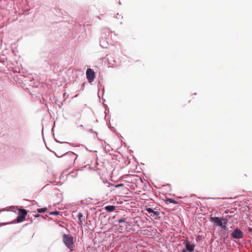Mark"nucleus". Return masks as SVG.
Instances as JSON below:
<instances>
[{
  "instance_id": "f3484780",
  "label": "nucleus",
  "mask_w": 252,
  "mask_h": 252,
  "mask_svg": "<svg viewBox=\"0 0 252 252\" xmlns=\"http://www.w3.org/2000/svg\"><path fill=\"white\" fill-rule=\"evenodd\" d=\"M121 186H122V184L118 185L117 186V187Z\"/></svg>"
},
{
  "instance_id": "f8f14e48",
  "label": "nucleus",
  "mask_w": 252,
  "mask_h": 252,
  "mask_svg": "<svg viewBox=\"0 0 252 252\" xmlns=\"http://www.w3.org/2000/svg\"><path fill=\"white\" fill-rule=\"evenodd\" d=\"M116 221H118L119 223H123L126 222V219H118Z\"/></svg>"
},
{
  "instance_id": "dca6fc26",
  "label": "nucleus",
  "mask_w": 252,
  "mask_h": 252,
  "mask_svg": "<svg viewBox=\"0 0 252 252\" xmlns=\"http://www.w3.org/2000/svg\"><path fill=\"white\" fill-rule=\"evenodd\" d=\"M182 252H187V251L185 249H184L182 250Z\"/></svg>"
},
{
  "instance_id": "20e7f679",
  "label": "nucleus",
  "mask_w": 252,
  "mask_h": 252,
  "mask_svg": "<svg viewBox=\"0 0 252 252\" xmlns=\"http://www.w3.org/2000/svg\"><path fill=\"white\" fill-rule=\"evenodd\" d=\"M243 236V232L238 228L235 229L231 233V236L234 239H241Z\"/></svg>"
},
{
  "instance_id": "a211bd4d",
  "label": "nucleus",
  "mask_w": 252,
  "mask_h": 252,
  "mask_svg": "<svg viewBox=\"0 0 252 252\" xmlns=\"http://www.w3.org/2000/svg\"><path fill=\"white\" fill-rule=\"evenodd\" d=\"M195 252H199L198 251Z\"/></svg>"
},
{
  "instance_id": "f03ea898",
  "label": "nucleus",
  "mask_w": 252,
  "mask_h": 252,
  "mask_svg": "<svg viewBox=\"0 0 252 252\" xmlns=\"http://www.w3.org/2000/svg\"><path fill=\"white\" fill-rule=\"evenodd\" d=\"M27 214V211L24 209H20L19 210V213L17 219L14 220L13 222L19 223L22 222L25 219ZM13 223V222H12Z\"/></svg>"
},
{
  "instance_id": "9d476101",
  "label": "nucleus",
  "mask_w": 252,
  "mask_h": 252,
  "mask_svg": "<svg viewBox=\"0 0 252 252\" xmlns=\"http://www.w3.org/2000/svg\"><path fill=\"white\" fill-rule=\"evenodd\" d=\"M146 211L151 215V214H153L154 212V210L152 208H147Z\"/></svg>"
},
{
  "instance_id": "423d86ee",
  "label": "nucleus",
  "mask_w": 252,
  "mask_h": 252,
  "mask_svg": "<svg viewBox=\"0 0 252 252\" xmlns=\"http://www.w3.org/2000/svg\"><path fill=\"white\" fill-rule=\"evenodd\" d=\"M185 246L186 248V251L189 252H192L194 250L195 245L193 244H190L189 241L186 240L185 241Z\"/></svg>"
},
{
  "instance_id": "1a4fd4ad",
  "label": "nucleus",
  "mask_w": 252,
  "mask_h": 252,
  "mask_svg": "<svg viewBox=\"0 0 252 252\" xmlns=\"http://www.w3.org/2000/svg\"><path fill=\"white\" fill-rule=\"evenodd\" d=\"M47 210V208H42L37 209L36 210V212L38 213H43L46 212Z\"/></svg>"
},
{
  "instance_id": "0eeeda50",
  "label": "nucleus",
  "mask_w": 252,
  "mask_h": 252,
  "mask_svg": "<svg viewBox=\"0 0 252 252\" xmlns=\"http://www.w3.org/2000/svg\"><path fill=\"white\" fill-rule=\"evenodd\" d=\"M77 218H78V222L80 225H85V218L83 217V214L82 213L79 212L77 215Z\"/></svg>"
},
{
  "instance_id": "9b49d317",
  "label": "nucleus",
  "mask_w": 252,
  "mask_h": 252,
  "mask_svg": "<svg viewBox=\"0 0 252 252\" xmlns=\"http://www.w3.org/2000/svg\"><path fill=\"white\" fill-rule=\"evenodd\" d=\"M159 215V212L158 211H154V212L153 214H151V216L155 217L157 216H158Z\"/></svg>"
},
{
  "instance_id": "f257e3e1",
  "label": "nucleus",
  "mask_w": 252,
  "mask_h": 252,
  "mask_svg": "<svg viewBox=\"0 0 252 252\" xmlns=\"http://www.w3.org/2000/svg\"><path fill=\"white\" fill-rule=\"evenodd\" d=\"M63 240L65 246L70 251L74 250L73 237L71 235L64 234L63 235Z\"/></svg>"
},
{
  "instance_id": "4468645a",
  "label": "nucleus",
  "mask_w": 252,
  "mask_h": 252,
  "mask_svg": "<svg viewBox=\"0 0 252 252\" xmlns=\"http://www.w3.org/2000/svg\"><path fill=\"white\" fill-rule=\"evenodd\" d=\"M168 201L170 203H173V204H176L177 201L171 198H168Z\"/></svg>"
},
{
  "instance_id": "2eb2a0df",
  "label": "nucleus",
  "mask_w": 252,
  "mask_h": 252,
  "mask_svg": "<svg viewBox=\"0 0 252 252\" xmlns=\"http://www.w3.org/2000/svg\"><path fill=\"white\" fill-rule=\"evenodd\" d=\"M100 46H102L104 48H107V47H105V46H102L101 43H100Z\"/></svg>"
},
{
  "instance_id": "7ed1b4c3",
  "label": "nucleus",
  "mask_w": 252,
  "mask_h": 252,
  "mask_svg": "<svg viewBox=\"0 0 252 252\" xmlns=\"http://www.w3.org/2000/svg\"><path fill=\"white\" fill-rule=\"evenodd\" d=\"M210 219L212 221L214 222L216 225L220 227L223 226L222 221H223V223L225 225H226L227 222V220L226 219H220L219 217H210Z\"/></svg>"
},
{
  "instance_id": "ddd939ff",
  "label": "nucleus",
  "mask_w": 252,
  "mask_h": 252,
  "mask_svg": "<svg viewBox=\"0 0 252 252\" xmlns=\"http://www.w3.org/2000/svg\"><path fill=\"white\" fill-rule=\"evenodd\" d=\"M59 212L58 211H54V212H51L49 213V215H58L59 214Z\"/></svg>"
},
{
  "instance_id": "39448f33",
  "label": "nucleus",
  "mask_w": 252,
  "mask_h": 252,
  "mask_svg": "<svg viewBox=\"0 0 252 252\" xmlns=\"http://www.w3.org/2000/svg\"><path fill=\"white\" fill-rule=\"evenodd\" d=\"M86 76L88 81L92 83L95 78L94 71L91 68H88L86 71Z\"/></svg>"
},
{
  "instance_id": "6e6552de",
  "label": "nucleus",
  "mask_w": 252,
  "mask_h": 252,
  "mask_svg": "<svg viewBox=\"0 0 252 252\" xmlns=\"http://www.w3.org/2000/svg\"><path fill=\"white\" fill-rule=\"evenodd\" d=\"M115 206L113 205H108L105 207V210L108 212H112L114 211Z\"/></svg>"
}]
</instances>
